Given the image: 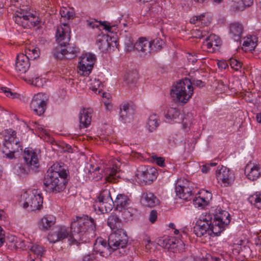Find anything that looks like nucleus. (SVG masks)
<instances>
[{"mask_svg":"<svg viewBox=\"0 0 261 261\" xmlns=\"http://www.w3.org/2000/svg\"><path fill=\"white\" fill-rule=\"evenodd\" d=\"M70 34V29L66 23H63L57 29L56 36L58 45L52 52L55 58L60 60L64 58L71 59L77 56L79 48L69 43Z\"/></svg>","mask_w":261,"mask_h":261,"instance_id":"nucleus-1","label":"nucleus"},{"mask_svg":"<svg viewBox=\"0 0 261 261\" xmlns=\"http://www.w3.org/2000/svg\"><path fill=\"white\" fill-rule=\"evenodd\" d=\"M63 165V163L55 164L47 171L43 179L47 192L56 194L65 189L69 172Z\"/></svg>","mask_w":261,"mask_h":261,"instance_id":"nucleus-2","label":"nucleus"},{"mask_svg":"<svg viewBox=\"0 0 261 261\" xmlns=\"http://www.w3.org/2000/svg\"><path fill=\"white\" fill-rule=\"evenodd\" d=\"M96 223L94 219L87 215L76 217L70 224V233L68 241L70 244H76L80 241L86 242L87 235L94 234Z\"/></svg>","mask_w":261,"mask_h":261,"instance_id":"nucleus-3","label":"nucleus"},{"mask_svg":"<svg viewBox=\"0 0 261 261\" xmlns=\"http://www.w3.org/2000/svg\"><path fill=\"white\" fill-rule=\"evenodd\" d=\"M93 207L95 211L98 210L101 213H108L115 206L117 211H121L130 205V199L124 194H118L115 201H113L110 190L107 189L102 190L97 197Z\"/></svg>","mask_w":261,"mask_h":261,"instance_id":"nucleus-4","label":"nucleus"},{"mask_svg":"<svg viewBox=\"0 0 261 261\" xmlns=\"http://www.w3.org/2000/svg\"><path fill=\"white\" fill-rule=\"evenodd\" d=\"M24 164L18 163L13 167V172L17 175L24 177L31 171L36 172L39 167L38 154L32 148L25 149L24 152Z\"/></svg>","mask_w":261,"mask_h":261,"instance_id":"nucleus-5","label":"nucleus"},{"mask_svg":"<svg viewBox=\"0 0 261 261\" xmlns=\"http://www.w3.org/2000/svg\"><path fill=\"white\" fill-rule=\"evenodd\" d=\"M193 94V87L191 80L185 78L172 86L170 94L175 102L186 103Z\"/></svg>","mask_w":261,"mask_h":261,"instance_id":"nucleus-6","label":"nucleus"},{"mask_svg":"<svg viewBox=\"0 0 261 261\" xmlns=\"http://www.w3.org/2000/svg\"><path fill=\"white\" fill-rule=\"evenodd\" d=\"M220 228L214 225L212 214H206L201 216L193 227V231L198 237H201L207 233L214 237L220 234Z\"/></svg>","mask_w":261,"mask_h":261,"instance_id":"nucleus-7","label":"nucleus"},{"mask_svg":"<svg viewBox=\"0 0 261 261\" xmlns=\"http://www.w3.org/2000/svg\"><path fill=\"white\" fill-rule=\"evenodd\" d=\"M2 134L5 140L2 152L7 158L12 159L14 158V153L22 150L20 142L16 137V132L12 129L4 130Z\"/></svg>","mask_w":261,"mask_h":261,"instance_id":"nucleus-8","label":"nucleus"},{"mask_svg":"<svg viewBox=\"0 0 261 261\" xmlns=\"http://www.w3.org/2000/svg\"><path fill=\"white\" fill-rule=\"evenodd\" d=\"M109 246L112 247L113 251H118L121 255L125 254L126 248L128 243V237L123 229H118L111 233L108 239Z\"/></svg>","mask_w":261,"mask_h":261,"instance_id":"nucleus-9","label":"nucleus"},{"mask_svg":"<svg viewBox=\"0 0 261 261\" xmlns=\"http://www.w3.org/2000/svg\"><path fill=\"white\" fill-rule=\"evenodd\" d=\"M38 19L36 20L34 15L21 9L17 10L13 17L15 23L24 28L38 26L40 21Z\"/></svg>","mask_w":261,"mask_h":261,"instance_id":"nucleus-10","label":"nucleus"},{"mask_svg":"<svg viewBox=\"0 0 261 261\" xmlns=\"http://www.w3.org/2000/svg\"><path fill=\"white\" fill-rule=\"evenodd\" d=\"M48 102V96L46 94L38 93L33 96L30 108L34 113L41 116L45 112Z\"/></svg>","mask_w":261,"mask_h":261,"instance_id":"nucleus-11","label":"nucleus"},{"mask_svg":"<svg viewBox=\"0 0 261 261\" xmlns=\"http://www.w3.org/2000/svg\"><path fill=\"white\" fill-rule=\"evenodd\" d=\"M23 207L28 211H34L40 210L42 206L43 197L40 194L30 193L25 194Z\"/></svg>","mask_w":261,"mask_h":261,"instance_id":"nucleus-12","label":"nucleus"},{"mask_svg":"<svg viewBox=\"0 0 261 261\" xmlns=\"http://www.w3.org/2000/svg\"><path fill=\"white\" fill-rule=\"evenodd\" d=\"M96 61L95 55L89 53L83 56L79 63V73L83 76H88L91 73Z\"/></svg>","mask_w":261,"mask_h":261,"instance_id":"nucleus-13","label":"nucleus"},{"mask_svg":"<svg viewBox=\"0 0 261 261\" xmlns=\"http://www.w3.org/2000/svg\"><path fill=\"white\" fill-rule=\"evenodd\" d=\"M193 188L191 183L186 181L182 185L180 181H177L175 188L176 196L186 201H190L193 196Z\"/></svg>","mask_w":261,"mask_h":261,"instance_id":"nucleus-14","label":"nucleus"},{"mask_svg":"<svg viewBox=\"0 0 261 261\" xmlns=\"http://www.w3.org/2000/svg\"><path fill=\"white\" fill-rule=\"evenodd\" d=\"M158 172L154 168H149L145 170H138L136 180L140 185H146L152 183L156 178Z\"/></svg>","mask_w":261,"mask_h":261,"instance_id":"nucleus-15","label":"nucleus"},{"mask_svg":"<svg viewBox=\"0 0 261 261\" xmlns=\"http://www.w3.org/2000/svg\"><path fill=\"white\" fill-rule=\"evenodd\" d=\"M218 212L213 214V221L215 226L220 228V234L225 229L230 222V216L228 212L219 209Z\"/></svg>","mask_w":261,"mask_h":261,"instance_id":"nucleus-16","label":"nucleus"},{"mask_svg":"<svg viewBox=\"0 0 261 261\" xmlns=\"http://www.w3.org/2000/svg\"><path fill=\"white\" fill-rule=\"evenodd\" d=\"M216 176L218 182L223 184L225 187L230 186L234 180L233 173L229 168L223 166L216 171Z\"/></svg>","mask_w":261,"mask_h":261,"instance_id":"nucleus-17","label":"nucleus"},{"mask_svg":"<svg viewBox=\"0 0 261 261\" xmlns=\"http://www.w3.org/2000/svg\"><path fill=\"white\" fill-rule=\"evenodd\" d=\"M165 117L168 121L171 120L175 122H183V126L186 127L188 125L187 121H185L186 119L184 118L180 110L177 108H167L166 111L164 112Z\"/></svg>","mask_w":261,"mask_h":261,"instance_id":"nucleus-18","label":"nucleus"},{"mask_svg":"<svg viewBox=\"0 0 261 261\" xmlns=\"http://www.w3.org/2000/svg\"><path fill=\"white\" fill-rule=\"evenodd\" d=\"M212 198L211 193L206 190H203L196 195L193 199V203L196 207L202 209L208 204Z\"/></svg>","mask_w":261,"mask_h":261,"instance_id":"nucleus-19","label":"nucleus"},{"mask_svg":"<svg viewBox=\"0 0 261 261\" xmlns=\"http://www.w3.org/2000/svg\"><path fill=\"white\" fill-rule=\"evenodd\" d=\"M94 251L96 253H99L102 256H107L114 251L112 250V247L109 246V243L102 238H97L94 244Z\"/></svg>","mask_w":261,"mask_h":261,"instance_id":"nucleus-20","label":"nucleus"},{"mask_svg":"<svg viewBox=\"0 0 261 261\" xmlns=\"http://www.w3.org/2000/svg\"><path fill=\"white\" fill-rule=\"evenodd\" d=\"M221 45L220 38L215 34H211L206 38L203 42V47H205L207 51L210 53H214L218 50Z\"/></svg>","mask_w":261,"mask_h":261,"instance_id":"nucleus-21","label":"nucleus"},{"mask_svg":"<svg viewBox=\"0 0 261 261\" xmlns=\"http://www.w3.org/2000/svg\"><path fill=\"white\" fill-rule=\"evenodd\" d=\"M30 57L23 53L17 55L16 59L15 69L20 73H25L30 67Z\"/></svg>","mask_w":261,"mask_h":261,"instance_id":"nucleus-22","label":"nucleus"},{"mask_svg":"<svg viewBox=\"0 0 261 261\" xmlns=\"http://www.w3.org/2000/svg\"><path fill=\"white\" fill-rule=\"evenodd\" d=\"M244 172L248 179L254 181L260 176V166L259 164H252L250 162L246 165Z\"/></svg>","mask_w":261,"mask_h":261,"instance_id":"nucleus-23","label":"nucleus"},{"mask_svg":"<svg viewBox=\"0 0 261 261\" xmlns=\"http://www.w3.org/2000/svg\"><path fill=\"white\" fill-rule=\"evenodd\" d=\"M141 202L145 206L152 207L159 205L160 200L152 193L144 192L141 195Z\"/></svg>","mask_w":261,"mask_h":261,"instance_id":"nucleus-24","label":"nucleus"},{"mask_svg":"<svg viewBox=\"0 0 261 261\" xmlns=\"http://www.w3.org/2000/svg\"><path fill=\"white\" fill-rule=\"evenodd\" d=\"M92 110L90 109L83 108L79 114L80 128H87L91 122Z\"/></svg>","mask_w":261,"mask_h":261,"instance_id":"nucleus-25","label":"nucleus"},{"mask_svg":"<svg viewBox=\"0 0 261 261\" xmlns=\"http://www.w3.org/2000/svg\"><path fill=\"white\" fill-rule=\"evenodd\" d=\"M135 49L144 54L151 51V45L150 41L145 38L141 37L135 43Z\"/></svg>","mask_w":261,"mask_h":261,"instance_id":"nucleus-26","label":"nucleus"},{"mask_svg":"<svg viewBox=\"0 0 261 261\" xmlns=\"http://www.w3.org/2000/svg\"><path fill=\"white\" fill-rule=\"evenodd\" d=\"M243 30L242 24L239 22L231 23L229 27V31L234 41H239Z\"/></svg>","mask_w":261,"mask_h":261,"instance_id":"nucleus-27","label":"nucleus"},{"mask_svg":"<svg viewBox=\"0 0 261 261\" xmlns=\"http://www.w3.org/2000/svg\"><path fill=\"white\" fill-rule=\"evenodd\" d=\"M56 222V218L50 215H47L44 216L41 220V222L39 223V227L43 230L48 229Z\"/></svg>","mask_w":261,"mask_h":261,"instance_id":"nucleus-28","label":"nucleus"},{"mask_svg":"<svg viewBox=\"0 0 261 261\" xmlns=\"http://www.w3.org/2000/svg\"><path fill=\"white\" fill-rule=\"evenodd\" d=\"M132 110L127 103H123L120 106L119 119L125 122L127 119L132 114Z\"/></svg>","mask_w":261,"mask_h":261,"instance_id":"nucleus-29","label":"nucleus"},{"mask_svg":"<svg viewBox=\"0 0 261 261\" xmlns=\"http://www.w3.org/2000/svg\"><path fill=\"white\" fill-rule=\"evenodd\" d=\"M107 224L112 230L122 229L121 228L122 225L121 221L119 217L116 215H112L109 217Z\"/></svg>","mask_w":261,"mask_h":261,"instance_id":"nucleus-30","label":"nucleus"},{"mask_svg":"<svg viewBox=\"0 0 261 261\" xmlns=\"http://www.w3.org/2000/svg\"><path fill=\"white\" fill-rule=\"evenodd\" d=\"M105 179L108 182H115V180L119 176L117 169L110 168L106 169Z\"/></svg>","mask_w":261,"mask_h":261,"instance_id":"nucleus-31","label":"nucleus"},{"mask_svg":"<svg viewBox=\"0 0 261 261\" xmlns=\"http://www.w3.org/2000/svg\"><path fill=\"white\" fill-rule=\"evenodd\" d=\"M40 76L38 69H31L28 74V81L32 84L37 86Z\"/></svg>","mask_w":261,"mask_h":261,"instance_id":"nucleus-32","label":"nucleus"},{"mask_svg":"<svg viewBox=\"0 0 261 261\" xmlns=\"http://www.w3.org/2000/svg\"><path fill=\"white\" fill-rule=\"evenodd\" d=\"M158 121V116L156 114H152L149 117L147 125L149 132H152L156 129L159 125Z\"/></svg>","mask_w":261,"mask_h":261,"instance_id":"nucleus-33","label":"nucleus"},{"mask_svg":"<svg viewBox=\"0 0 261 261\" xmlns=\"http://www.w3.org/2000/svg\"><path fill=\"white\" fill-rule=\"evenodd\" d=\"M248 200L257 208H261V193L256 192L253 195L250 196Z\"/></svg>","mask_w":261,"mask_h":261,"instance_id":"nucleus-34","label":"nucleus"},{"mask_svg":"<svg viewBox=\"0 0 261 261\" xmlns=\"http://www.w3.org/2000/svg\"><path fill=\"white\" fill-rule=\"evenodd\" d=\"M151 45V51H157L162 48L163 45L165 42L161 38H157L153 40L150 41Z\"/></svg>","mask_w":261,"mask_h":261,"instance_id":"nucleus-35","label":"nucleus"},{"mask_svg":"<svg viewBox=\"0 0 261 261\" xmlns=\"http://www.w3.org/2000/svg\"><path fill=\"white\" fill-rule=\"evenodd\" d=\"M24 55H28L30 57V60H34L39 56V50L37 47L31 46L27 49Z\"/></svg>","mask_w":261,"mask_h":261,"instance_id":"nucleus-36","label":"nucleus"},{"mask_svg":"<svg viewBox=\"0 0 261 261\" xmlns=\"http://www.w3.org/2000/svg\"><path fill=\"white\" fill-rule=\"evenodd\" d=\"M118 211L124 220H129L133 216V209L129 206Z\"/></svg>","mask_w":261,"mask_h":261,"instance_id":"nucleus-37","label":"nucleus"},{"mask_svg":"<svg viewBox=\"0 0 261 261\" xmlns=\"http://www.w3.org/2000/svg\"><path fill=\"white\" fill-rule=\"evenodd\" d=\"M55 233L58 238L59 241H62L68 237H69L68 239L69 238L70 234H69L68 231L65 226L61 227Z\"/></svg>","mask_w":261,"mask_h":261,"instance_id":"nucleus-38","label":"nucleus"},{"mask_svg":"<svg viewBox=\"0 0 261 261\" xmlns=\"http://www.w3.org/2000/svg\"><path fill=\"white\" fill-rule=\"evenodd\" d=\"M124 44L125 50L126 51H130L133 49H135V43H134V40L130 37L126 36L125 38Z\"/></svg>","mask_w":261,"mask_h":261,"instance_id":"nucleus-39","label":"nucleus"},{"mask_svg":"<svg viewBox=\"0 0 261 261\" xmlns=\"http://www.w3.org/2000/svg\"><path fill=\"white\" fill-rule=\"evenodd\" d=\"M138 80V73L136 71L129 72L125 76L126 81L129 83H135Z\"/></svg>","mask_w":261,"mask_h":261,"instance_id":"nucleus-40","label":"nucleus"},{"mask_svg":"<svg viewBox=\"0 0 261 261\" xmlns=\"http://www.w3.org/2000/svg\"><path fill=\"white\" fill-rule=\"evenodd\" d=\"M91 88L92 90L96 92L97 91L99 93L101 90V87H103L102 83L99 81V80L94 79L93 81L91 83Z\"/></svg>","mask_w":261,"mask_h":261,"instance_id":"nucleus-41","label":"nucleus"},{"mask_svg":"<svg viewBox=\"0 0 261 261\" xmlns=\"http://www.w3.org/2000/svg\"><path fill=\"white\" fill-rule=\"evenodd\" d=\"M229 63L231 67L236 70H239L242 66V63L241 62L233 58H231L229 59Z\"/></svg>","mask_w":261,"mask_h":261,"instance_id":"nucleus-42","label":"nucleus"},{"mask_svg":"<svg viewBox=\"0 0 261 261\" xmlns=\"http://www.w3.org/2000/svg\"><path fill=\"white\" fill-rule=\"evenodd\" d=\"M30 250L39 258L41 257L43 252V248L39 245H33L31 247Z\"/></svg>","mask_w":261,"mask_h":261,"instance_id":"nucleus-43","label":"nucleus"},{"mask_svg":"<svg viewBox=\"0 0 261 261\" xmlns=\"http://www.w3.org/2000/svg\"><path fill=\"white\" fill-rule=\"evenodd\" d=\"M0 93H4L7 97H11L12 98L16 97V95H17L16 93H13L11 90L7 87L1 88Z\"/></svg>","mask_w":261,"mask_h":261,"instance_id":"nucleus-44","label":"nucleus"},{"mask_svg":"<svg viewBox=\"0 0 261 261\" xmlns=\"http://www.w3.org/2000/svg\"><path fill=\"white\" fill-rule=\"evenodd\" d=\"M151 162H154L155 163L160 167L165 166V159L163 157H158L156 155H152L151 156Z\"/></svg>","mask_w":261,"mask_h":261,"instance_id":"nucleus-45","label":"nucleus"},{"mask_svg":"<svg viewBox=\"0 0 261 261\" xmlns=\"http://www.w3.org/2000/svg\"><path fill=\"white\" fill-rule=\"evenodd\" d=\"M60 14L62 18H67L68 20L72 19L74 15L72 12H70L65 8L60 11Z\"/></svg>","mask_w":261,"mask_h":261,"instance_id":"nucleus-46","label":"nucleus"},{"mask_svg":"<svg viewBox=\"0 0 261 261\" xmlns=\"http://www.w3.org/2000/svg\"><path fill=\"white\" fill-rule=\"evenodd\" d=\"M255 36L252 37L250 40L244 41L243 43V46L245 47H249L250 50H251V48H253L255 47L256 44L255 42L254 41V39H255Z\"/></svg>","mask_w":261,"mask_h":261,"instance_id":"nucleus-47","label":"nucleus"},{"mask_svg":"<svg viewBox=\"0 0 261 261\" xmlns=\"http://www.w3.org/2000/svg\"><path fill=\"white\" fill-rule=\"evenodd\" d=\"M169 237L167 236L164 238L159 239L158 244L163 248L167 249L169 245Z\"/></svg>","mask_w":261,"mask_h":261,"instance_id":"nucleus-48","label":"nucleus"},{"mask_svg":"<svg viewBox=\"0 0 261 261\" xmlns=\"http://www.w3.org/2000/svg\"><path fill=\"white\" fill-rule=\"evenodd\" d=\"M169 245L168 246L167 249L174 252V251L173 250L176 248L177 243H178V241L174 238H170L169 237Z\"/></svg>","mask_w":261,"mask_h":261,"instance_id":"nucleus-49","label":"nucleus"},{"mask_svg":"<svg viewBox=\"0 0 261 261\" xmlns=\"http://www.w3.org/2000/svg\"><path fill=\"white\" fill-rule=\"evenodd\" d=\"M217 163H211L210 164H206L201 166V171L203 173H207L211 169V167L216 166Z\"/></svg>","mask_w":261,"mask_h":261,"instance_id":"nucleus-50","label":"nucleus"},{"mask_svg":"<svg viewBox=\"0 0 261 261\" xmlns=\"http://www.w3.org/2000/svg\"><path fill=\"white\" fill-rule=\"evenodd\" d=\"M204 15H201L199 16H193L192 18L190 19V22L191 23L196 24L197 23L199 25V23H202Z\"/></svg>","mask_w":261,"mask_h":261,"instance_id":"nucleus-51","label":"nucleus"},{"mask_svg":"<svg viewBox=\"0 0 261 261\" xmlns=\"http://www.w3.org/2000/svg\"><path fill=\"white\" fill-rule=\"evenodd\" d=\"M87 22V25L90 28H91L92 29H94L96 28H98L99 27V21H97L95 19H92L90 20H87L86 21Z\"/></svg>","mask_w":261,"mask_h":261,"instance_id":"nucleus-52","label":"nucleus"},{"mask_svg":"<svg viewBox=\"0 0 261 261\" xmlns=\"http://www.w3.org/2000/svg\"><path fill=\"white\" fill-rule=\"evenodd\" d=\"M158 213L156 210H151L149 215V220L151 223H154L156 220Z\"/></svg>","mask_w":261,"mask_h":261,"instance_id":"nucleus-53","label":"nucleus"},{"mask_svg":"<svg viewBox=\"0 0 261 261\" xmlns=\"http://www.w3.org/2000/svg\"><path fill=\"white\" fill-rule=\"evenodd\" d=\"M100 170L99 167H96L94 169H93V171H91V170H89L90 174L92 175L91 177H93V178H94L95 180H98L102 178V175L100 174H99V175H97L96 177H95V174L96 171H98Z\"/></svg>","mask_w":261,"mask_h":261,"instance_id":"nucleus-54","label":"nucleus"},{"mask_svg":"<svg viewBox=\"0 0 261 261\" xmlns=\"http://www.w3.org/2000/svg\"><path fill=\"white\" fill-rule=\"evenodd\" d=\"M28 261H41L40 258L37 257L36 254L32 252L30 250L29 252Z\"/></svg>","mask_w":261,"mask_h":261,"instance_id":"nucleus-55","label":"nucleus"},{"mask_svg":"<svg viewBox=\"0 0 261 261\" xmlns=\"http://www.w3.org/2000/svg\"><path fill=\"white\" fill-rule=\"evenodd\" d=\"M245 8L244 6H243L242 3L240 4L239 2L234 3L232 6V9L236 11H243Z\"/></svg>","mask_w":261,"mask_h":261,"instance_id":"nucleus-56","label":"nucleus"},{"mask_svg":"<svg viewBox=\"0 0 261 261\" xmlns=\"http://www.w3.org/2000/svg\"><path fill=\"white\" fill-rule=\"evenodd\" d=\"M83 261H96L94 254H86L83 257Z\"/></svg>","mask_w":261,"mask_h":261,"instance_id":"nucleus-57","label":"nucleus"},{"mask_svg":"<svg viewBox=\"0 0 261 261\" xmlns=\"http://www.w3.org/2000/svg\"><path fill=\"white\" fill-rule=\"evenodd\" d=\"M191 82L192 83V85H194L195 86H196L197 87H202L204 86V82H203L201 80H190Z\"/></svg>","mask_w":261,"mask_h":261,"instance_id":"nucleus-58","label":"nucleus"},{"mask_svg":"<svg viewBox=\"0 0 261 261\" xmlns=\"http://www.w3.org/2000/svg\"><path fill=\"white\" fill-rule=\"evenodd\" d=\"M58 237L56 233L50 234L49 233L48 236V240L50 243H56L57 241H59L58 239Z\"/></svg>","mask_w":261,"mask_h":261,"instance_id":"nucleus-59","label":"nucleus"},{"mask_svg":"<svg viewBox=\"0 0 261 261\" xmlns=\"http://www.w3.org/2000/svg\"><path fill=\"white\" fill-rule=\"evenodd\" d=\"M99 24L101 25L103 27V29L108 31L109 32H111L112 26L110 25V24H107L106 21H99Z\"/></svg>","mask_w":261,"mask_h":261,"instance_id":"nucleus-60","label":"nucleus"},{"mask_svg":"<svg viewBox=\"0 0 261 261\" xmlns=\"http://www.w3.org/2000/svg\"><path fill=\"white\" fill-rule=\"evenodd\" d=\"M241 2L245 8L250 7L253 4V0H241Z\"/></svg>","mask_w":261,"mask_h":261,"instance_id":"nucleus-61","label":"nucleus"},{"mask_svg":"<svg viewBox=\"0 0 261 261\" xmlns=\"http://www.w3.org/2000/svg\"><path fill=\"white\" fill-rule=\"evenodd\" d=\"M206 36V31L203 32L200 30H197L196 32L195 37L197 38H202Z\"/></svg>","mask_w":261,"mask_h":261,"instance_id":"nucleus-62","label":"nucleus"},{"mask_svg":"<svg viewBox=\"0 0 261 261\" xmlns=\"http://www.w3.org/2000/svg\"><path fill=\"white\" fill-rule=\"evenodd\" d=\"M3 231L1 226H0V247L2 246L5 242L4 234H3Z\"/></svg>","mask_w":261,"mask_h":261,"instance_id":"nucleus-63","label":"nucleus"},{"mask_svg":"<svg viewBox=\"0 0 261 261\" xmlns=\"http://www.w3.org/2000/svg\"><path fill=\"white\" fill-rule=\"evenodd\" d=\"M218 87L223 91H225L227 88V86L222 81L218 82Z\"/></svg>","mask_w":261,"mask_h":261,"instance_id":"nucleus-64","label":"nucleus"}]
</instances>
